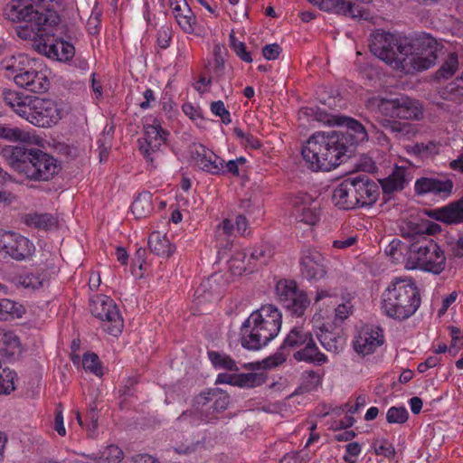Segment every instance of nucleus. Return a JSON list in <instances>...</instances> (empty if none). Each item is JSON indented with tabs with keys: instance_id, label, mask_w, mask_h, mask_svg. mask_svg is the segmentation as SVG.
I'll return each mask as SVG.
<instances>
[{
	"instance_id": "f257e3e1",
	"label": "nucleus",
	"mask_w": 463,
	"mask_h": 463,
	"mask_svg": "<svg viewBox=\"0 0 463 463\" xmlns=\"http://www.w3.org/2000/svg\"><path fill=\"white\" fill-rule=\"evenodd\" d=\"M53 0H10L5 14L14 23H24L25 26L16 29L17 36L31 40L38 36L46 27L56 25L59 15L52 8Z\"/></svg>"
},
{
	"instance_id": "f03ea898",
	"label": "nucleus",
	"mask_w": 463,
	"mask_h": 463,
	"mask_svg": "<svg viewBox=\"0 0 463 463\" xmlns=\"http://www.w3.org/2000/svg\"><path fill=\"white\" fill-rule=\"evenodd\" d=\"M3 99L18 117L38 128H52L63 117L61 105L52 99L5 90Z\"/></svg>"
},
{
	"instance_id": "7ed1b4c3",
	"label": "nucleus",
	"mask_w": 463,
	"mask_h": 463,
	"mask_svg": "<svg viewBox=\"0 0 463 463\" xmlns=\"http://www.w3.org/2000/svg\"><path fill=\"white\" fill-rule=\"evenodd\" d=\"M282 313L272 304L262 305L244 320L240 328L241 346L259 351L267 346L280 332Z\"/></svg>"
},
{
	"instance_id": "20e7f679",
	"label": "nucleus",
	"mask_w": 463,
	"mask_h": 463,
	"mask_svg": "<svg viewBox=\"0 0 463 463\" xmlns=\"http://www.w3.org/2000/svg\"><path fill=\"white\" fill-rule=\"evenodd\" d=\"M343 137L336 131L317 132L302 147L303 159L312 171H330L350 158Z\"/></svg>"
},
{
	"instance_id": "39448f33",
	"label": "nucleus",
	"mask_w": 463,
	"mask_h": 463,
	"mask_svg": "<svg viewBox=\"0 0 463 463\" xmlns=\"http://www.w3.org/2000/svg\"><path fill=\"white\" fill-rule=\"evenodd\" d=\"M420 303L416 282L411 278H395L382 294L381 308L388 317L403 321L416 313Z\"/></svg>"
},
{
	"instance_id": "423d86ee",
	"label": "nucleus",
	"mask_w": 463,
	"mask_h": 463,
	"mask_svg": "<svg viewBox=\"0 0 463 463\" xmlns=\"http://www.w3.org/2000/svg\"><path fill=\"white\" fill-rule=\"evenodd\" d=\"M5 153L11 167L27 179L48 181L58 173L56 159L40 149L13 146Z\"/></svg>"
},
{
	"instance_id": "0eeeda50",
	"label": "nucleus",
	"mask_w": 463,
	"mask_h": 463,
	"mask_svg": "<svg viewBox=\"0 0 463 463\" xmlns=\"http://www.w3.org/2000/svg\"><path fill=\"white\" fill-rule=\"evenodd\" d=\"M1 67L5 76L13 79L19 88L33 93H43L49 89V80L42 64L25 54L5 58Z\"/></svg>"
},
{
	"instance_id": "6e6552de",
	"label": "nucleus",
	"mask_w": 463,
	"mask_h": 463,
	"mask_svg": "<svg viewBox=\"0 0 463 463\" xmlns=\"http://www.w3.org/2000/svg\"><path fill=\"white\" fill-rule=\"evenodd\" d=\"M403 237H411L409 256L406 259L407 269H420L435 275L440 274L446 268V257L440 246L420 231L415 234L402 233Z\"/></svg>"
},
{
	"instance_id": "1a4fd4ad",
	"label": "nucleus",
	"mask_w": 463,
	"mask_h": 463,
	"mask_svg": "<svg viewBox=\"0 0 463 463\" xmlns=\"http://www.w3.org/2000/svg\"><path fill=\"white\" fill-rule=\"evenodd\" d=\"M440 44L435 38L428 33L416 38L414 43H411V50L402 55L398 61L395 71L405 74H413L432 67L438 59Z\"/></svg>"
},
{
	"instance_id": "9d476101",
	"label": "nucleus",
	"mask_w": 463,
	"mask_h": 463,
	"mask_svg": "<svg viewBox=\"0 0 463 463\" xmlns=\"http://www.w3.org/2000/svg\"><path fill=\"white\" fill-rule=\"evenodd\" d=\"M369 47L373 55L395 70L398 61L411 50V42L401 34L377 29L371 33Z\"/></svg>"
},
{
	"instance_id": "9b49d317",
	"label": "nucleus",
	"mask_w": 463,
	"mask_h": 463,
	"mask_svg": "<svg viewBox=\"0 0 463 463\" xmlns=\"http://www.w3.org/2000/svg\"><path fill=\"white\" fill-rule=\"evenodd\" d=\"M285 361L286 356L282 353H275L261 361L242 364V368L250 371L246 373H235L239 371V367L233 362V386L246 389L260 386L268 379L267 373L263 370L277 367Z\"/></svg>"
},
{
	"instance_id": "f8f14e48",
	"label": "nucleus",
	"mask_w": 463,
	"mask_h": 463,
	"mask_svg": "<svg viewBox=\"0 0 463 463\" xmlns=\"http://www.w3.org/2000/svg\"><path fill=\"white\" fill-rule=\"evenodd\" d=\"M167 135L168 133L156 120L153 124L144 127V137L139 140V150L148 168L156 169L162 162V148L165 145Z\"/></svg>"
},
{
	"instance_id": "ddd939ff",
	"label": "nucleus",
	"mask_w": 463,
	"mask_h": 463,
	"mask_svg": "<svg viewBox=\"0 0 463 463\" xmlns=\"http://www.w3.org/2000/svg\"><path fill=\"white\" fill-rule=\"evenodd\" d=\"M276 294L281 305L297 317H302L310 305L307 293L299 289L294 280H279L276 285Z\"/></svg>"
},
{
	"instance_id": "4468645a",
	"label": "nucleus",
	"mask_w": 463,
	"mask_h": 463,
	"mask_svg": "<svg viewBox=\"0 0 463 463\" xmlns=\"http://www.w3.org/2000/svg\"><path fill=\"white\" fill-rule=\"evenodd\" d=\"M90 309L95 317L110 323L106 328L109 334L116 336L121 333L124 326L123 318L112 298L104 295L95 296L90 299Z\"/></svg>"
},
{
	"instance_id": "2eb2a0df",
	"label": "nucleus",
	"mask_w": 463,
	"mask_h": 463,
	"mask_svg": "<svg viewBox=\"0 0 463 463\" xmlns=\"http://www.w3.org/2000/svg\"><path fill=\"white\" fill-rule=\"evenodd\" d=\"M292 215L296 222L316 226L321 219V205L318 200L307 193L298 192L290 198Z\"/></svg>"
},
{
	"instance_id": "dca6fc26",
	"label": "nucleus",
	"mask_w": 463,
	"mask_h": 463,
	"mask_svg": "<svg viewBox=\"0 0 463 463\" xmlns=\"http://www.w3.org/2000/svg\"><path fill=\"white\" fill-rule=\"evenodd\" d=\"M35 246L27 237L11 231L0 232V252L15 260H24L33 255Z\"/></svg>"
},
{
	"instance_id": "f3484780",
	"label": "nucleus",
	"mask_w": 463,
	"mask_h": 463,
	"mask_svg": "<svg viewBox=\"0 0 463 463\" xmlns=\"http://www.w3.org/2000/svg\"><path fill=\"white\" fill-rule=\"evenodd\" d=\"M301 276L307 280H319L326 274L325 257L315 248L306 247L300 251Z\"/></svg>"
},
{
	"instance_id": "a211bd4d",
	"label": "nucleus",
	"mask_w": 463,
	"mask_h": 463,
	"mask_svg": "<svg viewBox=\"0 0 463 463\" xmlns=\"http://www.w3.org/2000/svg\"><path fill=\"white\" fill-rule=\"evenodd\" d=\"M33 40L35 50L50 59L68 61L71 60L75 54L74 46L66 41L58 39L45 40L43 38V35L39 34Z\"/></svg>"
},
{
	"instance_id": "6ab92c4d",
	"label": "nucleus",
	"mask_w": 463,
	"mask_h": 463,
	"mask_svg": "<svg viewBox=\"0 0 463 463\" xmlns=\"http://www.w3.org/2000/svg\"><path fill=\"white\" fill-rule=\"evenodd\" d=\"M192 158L200 169L213 175L220 174L223 171L225 166L228 171H232V160H229L225 164V161L222 157L201 144L194 146Z\"/></svg>"
},
{
	"instance_id": "aec40b11",
	"label": "nucleus",
	"mask_w": 463,
	"mask_h": 463,
	"mask_svg": "<svg viewBox=\"0 0 463 463\" xmlns=\"http://www.w3.org/2000/svg\"><path fill=\"white\" fill-rule=\"evenodd\" d=\"M336 123L346 128L345 131H336V136L346 139L344 145L347 146L346 152L351 157L357 144L367 140L368 135L365 128L356 119L348 117H341Z\"/></svg>"
},
{
	"instance_id": "412c9836",
	"label": "nucleus",
	"mask_w": 463,
	"mask_h": 463,
	"mask_svg": "<svg viewBox=\"0 0 463 463\" xmlns=\"http://www.w3.org/2000/svg\"><path fill=\"white\" fill-rule=\"evenodd\" d=\"M229 403L228 392L221 388L210 389L196 396V405L213 413L215 419H217L218 413L227 409Z\"/></svg>"
},
{
	"instance_id": "4be33fe9",
	"label": "nucleus",
	"mask_w": 463,
	"mask_h": 463,
	"mask_svg": "<svg viewBox=\"0 0 463 463\" xmlns=\"http://www.w3.org/2000/svg\"><path fill=\"white\" fill-rule=\"evenodd\" d=\"M383 344V330L378 327L363 328L354 341V349L363 355L373 354Z\"/></svg>"
},
{
	"instance_id": "5701e85b",
	"label": "nucleus",
	"mask_w": 463,
	"mask_h": 463,
	"mask_svg": "<svg viewBox=\"0 0 463 463\" xmlns=\"http://www.w3.org/2000/svg\"><path fill=\"white\" fill-rule=\"evenodd\" d=\"M453 189V183L449 179H438L431 177L418 178L414 184L415 193L419 195L433 194L441 198L449 197Z\"/></svg>"
},
{
	"instance_id": "b1692460",
	"label": "nucleus",
	"mask_w": 463,
	"mask_h": 463,
	"mask_svg": "<svg viewBox=\"0 0 463 463\" xmlns=\"http://www.w3.org/2000/svg\"><path fill=\"white\" fill-rule=\"evenodd\" d=\"M352 178L356 191V198L359 199L358 206L373 205L379 197L377 184L366 175H358Z\"/></svg>"
},
{
	"instance_id": "393cba45",
	"label": "nucleus",
	"mask_w": 463,
	"mask_h": 463,
	"mask_svg": "<svg viewBox=\"0 0 463 463\" xmlns=\"http://www.w3.org/2000/svg\"><path fill=\"white\" fill-rule=\"evenodd\" d=\"M332 201L337 208L342 210H353L359 207V199L356 198V191L352 176L343 180L334 189Z\"/></svg>"
},
{
	"instance_id": "a878e982",
	"label": "nucleus",
	"mask_w": 463,
	"mask_h": 463,
	"mask_svg": "<svg viewBox=\"0 0 463 463\" xmlns=\"http://www.w3.org/2000/svg\"><path fill=\"white\" fill-rule=\"evenodd\" d=\"M172 14L180 28L185 33H193L197 25V20L185 0H168Z\"/></svg>"
},
{
	"instance_id": "bb28decb",
	"label": "nucleus",
	"mask_w": 463,
	"mask_h": 463,
	"mask_svg": "<svg viewBox=\"0 0 463 463\" xmlns=\"http://www.w3.org/2000/svg\"><path fill=\"white\" fill-rule=\"evenodd\" d=\"M430 216L446 224L463 223V199L450 203L445 207L432 210Z\"/></svg>"
},
{
	"instance_id": "cd10ccee",
	"label": "nucleus",
	"mask_w": 463,
	"mask_h": 463,
	"mask_svg": "<svg viewBox=\"0 0 463 463\" xmlns=\"http://www.w3.org/2000/svg\"><path fill=\"white\" fill-rule=\"evenodd\" d=\"M262 255V250L252 251L250 255L245 250H236L233 253V276L251 274L256 269L257 260Z\"/></svg>"
},
{
	"instance_id": "c85d7f7f",
	"label": "nucleus",
	"mask_w": 463,
	"mask_h": 463,
	"mask_svg": "<svg viewBox=\"0 0 463 463\" xmlns=\"http://www.w3.org/2000/svg\"><path fill=\"white\" fill-rule=\"evenodd\" d=\"M21 222L31 229L49 232L58 226V219L49 213L31 212L21 216Z\"/></svg>"
},
{
	"instance_id": "c756f323",
	"label": "nucleus",
	"mask_w": 463,
	"mask_h": 463,
	"mask_svg": "<svg viewBox=\"0 0 463 463\" xmlns=\"http://www.w3.org/2000/svg\"><path fill=\"white\" fill-rule=\"evenodd\" d=\"M215 420V415L210 413L208 410H203L201 407L196 405V398L194 402L193 409L187 411H184L177 418V424L180 428L185 427H196L203 423H208Z\"/></svg>"
},
{
	"instance_id": "7c9ffc66",
	"label": "nucleus",
	"mask_w": 463,
	"mask_h": 463,
	"mask_svg": "<svg viewBox=\"0 0 463 463\" xmlns=\"http://www.w3.org/2000/svg\"><path fill=\"white\" fill-rule=\"evenodd\" d=\"M398 106L396 118L407 120H420L423 118V109L420 102L406 95L396 98Z\"/></svg>"
},
{
	"instance_id": "2f4dec72",
	"label": "nucleus",
	"mask_w": 463,
	"mask_h": 463,
	"mask_svg": "<svg viewBox=\"0 0 463 463\" xmlns=\"http://www.w3.org/2000/svg\"><path fill=\"white\" fill-rule=\"evenodd\" d=\"M313 335L310 330L305 328L303 326H294L285 337L283 343L279 347V351L278 353H282L286 357L287 354L285 351L287 349H296L302 348L306 345L310 340H312Z\"/></svg>"
},
{
	"instance_id": "473e14b6",
	"label": "nucleus",
	"mask_w": 463,
	"mask_h": 463,
	"mask_svg": "<svg viewBox=\"0 0 463 463\" xmlns=\"http://www.w3.org/2000/svg\"><path fill=\"white\" fill-rule=\"evenodd\" d=\"M22 345L18 335L10 329L0 327V354L7 359L21 354Z\"/></svg>"
},
{
	"instance_id": "72a5a7b5",
	"label": "nucleus",
	"mask_w": 463,
	"mask_h": 463,
	"mask_svg": "<svg viewBox=\"0 0 463 463\" xmlns=\"http://www.w3.org/2000/svg\"><path fill=\"white\" fill-rule=\"evenodd\" d=\"M408 181L407 169L402 166H395L389 176L380 180V184L383 194H391L403 190Z\"/></svg>"
},
{
	"instance_id": "f704fd0d",
	"label": "nucleus",
	"mask_w": 463,
	"mask_h": 463,
	"mask_svg": "<svg viewBox=\"0 0 463 463\" xmlns=\"http://www.w3.org/2000/svg\"><path fill=\"white\" fill-rule=\"evenodd\" d=\"M293 356L298 362H306L317 366L325 364L328 361L327 356L319 351L314 338L295 352Z\"/></svg>"
},
{
	"instance_id": "c9c22d12",
	"label": "nucleus",
	"mask_w": 463,
	"mask_h": 463,
	"mask_svg": "<svg viewBox=\"0 0 463 463\" xmlns=\"http://www.w3.org/2000/svg\"><path fill=\"white\" fill-rule=\"evenodd\" d=\"M148 247L151 252L162 258L170 257L175 250V245L170 242L166 233L159 231L150 234Z\"/></svg>"
},
{
	"instance_id": "e433bc0d",
	"label": "nucleus",
	"mask_w": 463,
	"mask_h": 463,
	"mask_svg": "<svg viewBox=\"0 0 463 463\" xmlns=\"http://www.w3.org/2000/svg\"><path fill=\"white\" fill-rule=\"evenodd\" d=\"M47 281V275L43 270H34L20 274L15 279L16 287L34 291L43 287Z\"/></svg>"
},
{
	"instance_id": "4c0bfd02",
	"label": "nucleus",
	"mask_w": 463,
	"mask_h": 463,
	"mask_svg": "<svg viewBox=\"0 0 463 463\" xmlns=\"http://www.w3.org/2000/svg\"><path fill=\"white\" fill-rule=\"evenodd\" d=\"M0 137L9 141H19L24 144H37L39 141L33 132L23 130L17 127L0 125Z\"/></svg>"
},
{
	"instance_id": "58836bf2",
	"label": "nucleus",
	"mask_w": 463,
	"mask_h": 463,
	"mask_svg": "<svg viewBox=\"0 0 463 463\" xmlns=\"http://www.w3.org/2000/svg\"><path fill=\"white\" fill-rule=\"evenodd\" d=\"M131 210L137 219L148 216L153 211L151 194L148 192L139 194L132 203Z\"/></svg>"
},
{
	"instance_id": "ea45409f",
	"label": "nucleus",
	"mask_w": 463,
	"mask_h": 463,
	"mask_svg": "<svg viewBox=\"0 0 463 463\" xmlns=\"http://www.w3.org/2000/svg\"><path fill=\"white\" fill-rule=\"evenodd\" d=\"M410 250L411 244L408 245L399 239H393L386 247L385 253L392 259V262H404L405 265Z\"/></svg>"
},
{
	"instance_id": "a19ab883",
	"label": "nucleus",
	"mask_w": 463,
	"mask_h": 463,
	"mask_svg": "<svg viewBox=\"0 0 463 463\" xmlns=\"http://www.w3.org/2000/svg\"><path fill=\"white\" fill-rule=\"evenodd\" d=\"M25 313L24 306L8 298L0 299V320L20 318Z\"/></svg>"
},
{
	"instance_id": "79ce46f5",
	"label": "nucleus",
	"mask_w": 463,
	"mask_h": 463,
	"mask_svg": "<svg viewBox=\"0 0 463 463\" xmlns=\"http://www.w3.org/2000/svg\"><path fill=\"white\" fill-rule=\"evenodd\" d=\"M458 70V57L456 52H450L442 62L440 68L436 71L435 77L438 80L452 78Z\"/></svg>"
},
{
	"instance_id": "37998d69",
	"label": "nucleus",
	"mask_w": 463,
	"mask_h": 463,
	"mask_svg": "<svg viewBox=\"0 0 463 463\" xmlns=\"http://www.w3.org/2000/svg\"><path fill=\"white\" fill-rule=\"evenodd\" d=\"M322 377L313 370L306 371L301 378V383L296 390L297 393H306L312 392L321 384Z\"/></svg>"
},
{
	"instance_id": "c03bdc74",
	"label": "nucleus",
	"mask_w": 463,
	"mask_h": 463,
	"mask_svg": "<svg viewBox=\"0 0 463 463\" xmlns=\"http://www.w3.org/2000/svg\"><path fill=\"white\" fill-rule=\"evenodd\" d=\"M123 457V451L119 447L109 445L100 451L99 456H95L92 458L97 460L98 463H120Z\"/></svg>"
},
{
	"instance_id": "a18cd8bd",
	"label": "nucleus",
	"mask_w": 463,
	"mask_h": 463,
	"mask_svg": "<svg viewBox=\"0 0 463 463\" xmlns=\"http://www.w3.org/2000/svg\"><path fill=\"white\" fill-rule=\"evenodd\" d=\"M184 114L188 117L199 128H205L208 123L207 119L203 115L202 109L191 102H184L182 105Z\"/></svg>"
},
{
	"instance_id": "49530a36",
	"label": "nucleus",
	"mask_w": 463,
	"mask_h": 463,
	"mask_svg": "<svg viewBox=\"0 0 463 463\" xmlns=\"http://www.w3.org/2000/svg\"><path fill=\"white\" fill-rule=\"evenodd\" d=\"M16 373L8 367H3L0 364V392L9 394L15 389L14 380Z\"/></svg>"
},
{
	"instance_id": "de8ad7c7",
	"label": "nucleus",
	"mask_w": 463,
	"mask_h": 463,
	"mask_svg": "<svg viewBox=\"0 0 463 463\" xmlns=\"http://www.w3.org/2000/svg\"><path fill=\"white\" fill-rule=\"evenodd\" d=\"M82 365L85 371L90 372L96 376L103 375V369L99 356L94 353H87L83 355Z\"/></svg>"
},
{
	"instance_id": "09e8293b",
	"label": "nucleus",
	"mask_w": 463,
	"mask_h": 463,
	"mask_svg": "<svg viewBox=\"0 0 463 463\" xmlns=\"http://www.w3.org/2000/svg\"><path fill=\"white\" fill-rule=\"evenodd\" d=\"M233 134L245 149H259L261 146L260 141L256 137L250 133L244 132L241 128H233Z\"/></svg>"
},
{
	"instance_id": "8fccbe9b",
	"label": "nucleus",
	"mask_w": 463,
	"mask_h": 463,
	"mask_svg": "<svg viewBox=\"0 0 463 463\" xmlns=\"http://www.w3.org/2000/svg\"><path fill=\"white\" fill-rule=\"evenodd\" d=\"M373 448L377 456L387 458H392L396 454L394 446L386 439H375L373 442Z\"/></svg>"
},
{
	"instance_id": "3c124183",
	"label": "nucleus",
	"mask_w": 463,
	"mask_h": 463,
	"mask_svg": "<svg viewBox=\"0 0 463 463\" xmlns=\"http://www.w3.org/2000/svg\"><path fill=\"white\" fill-rule=\"evenodd\" d=\"M382 126L394 134L396 137H403L410 133L411 126L408 123H402L396 120L383 119Z\"/></svg>"
},
{
	"instance_id": "603ef678",
	"label": "nucleus",
	"mask_w": 463,
	"mask_h": 463,
	"mask_svg": "<svg viewBox=\"0 0 463 463\" xmlns=\"http://www.w3.org/2000/svg\"><path fill=\"white\" fill-rule=\"evenodd\" d=\"M208 358L215 369H232V359L228 354L209 350Z\"/></svg>"
},
{
	"instance_id": "864d4df0",
	"label": "nucleus",
	"mask_w": 463,
	"mask_h": 463,
	"mask_svg": "<svg viewBox=\"0 0 463 463\" xmlns=\"http://www.w3.org/2000/svg\"><path fill=\"white\" fill-rule=\"evenodd\" d=\"M409 412L405 407H391L386 413V420L390 424H402L407 421Z\"/></svg>"
},
{
	"instance_id": "5fc2aeb1",
	"label": "nucleus",
	"mask_w": 463,
	"mask_h": 463,
	"mask_svg": "<svg viewBox=\"0 0 463 463\" xmlns=\"http://www.w3.org/2000/svg\"><path fill=\"white\" fill-rule=\"evenodd\" d=\"M226 57H228L226 47L220 43L215 44L213 48V62L214 70L218 76L223 71Z\"/></svg>"
},
{
	"instance_id": "6e6d98bb",
	"label": "nucleus",
	"mask_w": 463,
	"mask_h": 463,
	"mask_svg": "<svg viewBox=\"0 0 463 463\" xmlns=\"http://www.w3.org/2000/svg\"><path fill=\"white\" fill-rule=\"evenodd\" d=\"M319 341L323 347L333 353H337L343 348V341L340 337H335L332 333H326L322 335Z\"/></svg>"
},
{
	"instance_id": "4d7b16f0",
	"label": "nucleus",
	"mask_w": 463,
	"mask_h": 463,
	"mask_svg": "<svg viewBox=\"0 0 463 463\" xmlns=\"http://www.w3.org/2000/svg\"><path fill=\"white\" fill-rule=\"evenodd\" d=\"M378 110L381 114L390 118H396L398 106L395 99H380L377 104Z\"/></svg>"
},
{
	"instance_id": "13d9d810",
	"label": "nucleus",
	"mask_w": 463,
	"mask_h": 463,
	"mask_svg": "<svg viewBox=\"0 0 463 463\" xmlns=\"http://www.w3.org/2000/svg\"><path fill=\"white\" fill-rule=\"evenodd\" d=\"M362 452V446L360 443L354 441L350 442L345 446V454L343 457V459L346 463H355L357 461V457Z\"/></svg>"
},
{
	"instance_id": "bf43d9fd",
	"label": "nucleus",
	"mask_w": 463,
	"mask_h": 463,
	"mask_svg": "<svg viewBox=\"0 0 463 463\" xmlns=\"http://www.w3.org/2000/svg\"><path fill=\"white\" fill-rule=\"evenodd\" d=\"M211 111L215 116L220 117L224 124H229L232 121L229 110L221 100L212 102Z\"/></svg>"
},
{
	"instance_id": "052dcab7",
	"label": "nucleus",
	"mask_w": 463,
	"mask_h": 463,
	"mask_svg": "<svg viewBox=\"0 0 463 463\" xmlns=\"http://www.w3.org/2000/svg\"><path fill=\"white\" fill-rule=\"evenodd\" d=\"M233 51L241 61L248 63H250L252 61L251 53L247 50L245 43L241 42H237L234 36Z\"/></svg>"
},
{
	"instance_id": "680f3d73",
	"label": "nucleus",
	"mask_w": 463,
	"mask_h": 463,
	"mask_svg": "<svg viewBox=\"0 0 463 463\" xmlns=\"http://www.w3.org/2000/svg\"><path fill=\"white\" fill-rule=\"evenodd\" d=\"M172 40V31L168 26L161 27L157 32V44L161 49L169 47Z\"/></svg>"
},
{
	"instance_id": "e2e57ef3",
	"label": "nucleus",
	"mask_w": 463,
	"mask_h": 463,
	"mask_svg": "<svg viewBox=\"0 0 463 463\" xmlns=\"http://www.w3.org/2000/svg\"><path fill=\"white\" fill-rule=\"evenodd\" d=\"M282 49L278 43L266 44L262 48V55L266 60L271 61L279 58Z\"/></svg>"
},
{
	"instance_id": "0e129e2a",
	"label": "nucleus",
	"mask_w": 463,
	"mask_h": 463,
	"mask_svg": "<svg viewBox=\"0 0 463 463\" xmlns=\"http://www.w3.org/2000/svg\"><path fill=\"white\" fill-rule=\"evenodd\" d=\"M235 228L241 236H247L250 233L249 222L243 214H238L235 221Z\"/></svg>"
},
{
	"instance_id": "69168bd1",
	"label": "nucleus",
	"mask_w": 463,
	"mask_h": 463,
	"mask_svg": "<svg viewBox=\"0 0 463 463\" xmlns=\"http://www.w3.org/2000/svg\"><path fill=\"white\" fill-rule=\"evenodd\" d=\"M53 428L60 436L63 437L66 435V429L64 427L63 415H62V410L61 409V405H59L55 410V419H54Z\"/></svg>"
},
{
	"instance_id": "338daca9",
	"label": "nucleus",
	"mask_w": 463,
	"mask_h": 463,
	"mask_svg": "<svg viewBox=\"0 0 463 463\" xmlns=\"http://www.w3.org/2000/svg\"><path fill=\"white\" fill-rule=\"evenodd\" d=\"M365 404H366L365 397L363 395H360L356 398L354 404H352L351 402H347L345 404V407L347 408L346 411L348 413L354 414L360 410V408L364 407Z\"/></svg>"
},
{
	"instance_id": "774afa93",
	"label": "nucleus",
	"mask_w": 463,
	"mask_h": 463,
	"mask_svg": "<svg viewBox=\"0 0 463 463\" xmlns=\"http://www.w3.org/2000/svg\"><path fill=\"white\" fill-rule=\"evenodd\" d=\"M211 83V79L206 76H201L194 83V88L200 93H204L208 90Z\"/></svg>"
}]
</instances>
